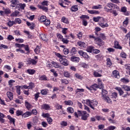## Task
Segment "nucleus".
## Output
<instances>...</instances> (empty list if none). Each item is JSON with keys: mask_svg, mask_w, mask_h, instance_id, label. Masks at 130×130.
Instances as JSON below:
<instances>
[{"mask_svg": "<svg viewBox=\"0 0 130 130\" xmlns=\"http://www.w3.org/2000/svg\"><path fill=\"white\" fill-rule=\"evenodd\" d=\"M107 91L106 90L103 89L102 90V99L104 100L106 102H107V103H109V104H112V101L110 99V98H109L108 96H107Z\"/></svg>", "mask_w": 130, "mask_h": 130, "instance_id": "f257e3e1", "label": "nucleus"}, {"mask_svg": "<svg viewBox=\"0 0 130 130\" xmlns=\"http://www.w3.org/2000/svg\"><path fill=\"white\" fill-rule=\"evenodd\" d=\"M86 104H87L88 106H90L93 110H95V107H97L98 105V102L95 100L91 101H90V100H86Z\"/></svg>", "mask_w": 130, "mask_h": 130, "instance_id": "f03ea898", "label": "nucleus"}, {"mask_svg": "<svg viewBox=\"0 0 130 130\" xmlns=\"http://www.w3.org/2000/svg\"><path fill=\"white\" fill-rule=\"evenodd\" d=\"M99 25L102 27V28H107L109 25H108V23H107V22H106V20L103 18V20H102L99 23Z\"/></svg>", "mask_w": 130, "mask_h": 130, "instance_id": "7ed1b4c3", "label": "nucleus"}, {"mask_svg": "<svg viewBox=\"0 0 130 130\" xmlns=\"http://www.w3.org/2000/svg\"><path fill=\"white\" fill-rule=\"evenodd\" d=\"M11 12L10 10V8H3V11H0V14L2 16H4V15H9V14H11Z\"/></svg>", "mask_w": 130, "mask_h": 130, "instance_id": "20e7f679", "label": "nucleus"}, {"mask_svg": "<svg viewBox=\"0 0 130 130\" xmlns=\"http://www.w3.org/2000/svg\"><path fill=\"white\" fill-rule=\"evenodd\" d=\"M94 43L99 46H103L104 45V42L100 39V38H96L95 39Z\"/></svg>", "mask_w": 130, "mask_h": 130, "instance_id": "39448f33", "label": "nucleus"}, {"mask_svg": "<svg viewBox=\"0 0 130 130\" xmlns=\"http://www.w3.org/2000/svg\"><path fill=\"white\" fill-rule=\"evenodd\" d=\"M106 7H108V8H109V9H112L114 10H115V9H116L117 10H118V11L119 10V7L112 3H108L106 5Z\"/></svg>", "mask_w": 130, "mask_h": 130, "instance_id": "423d86ee", "label": "nucleus"}, {"mask_svg": "<svg viewBox=\"0 0 130 130\" xmlns=\"http://www.w3.org/2000/svg\"><path fill=\"white\" fill-rule=\"evenodd\" d=\"M60 63L62 64L63 66H65L67 67V66H69V63L68 62V60L64 56H63L62 58H60L59 59Z\"/></svg>", "mask_w": 130, "mask_h": 130, "instance_id": "0eeeda50", "label": "nucleus"}, {"mask_svg": "<svg viewBox=\"0 0 130 130\" xmlns=\"http://www.w3.org/2000/svg\"><path fill=\"white\" fill-rule=\"evenodd\" d=\"M86 89L89 90V91H92V90H94L96 91L98 88H99L98 85L96 83L93 84L92 85L90 86V87L88 86H86Z\"/></svg>", "mask_w": 130, "mask_h": 130, "instance_id": "6e6552de", "label": "nucleus"}, {"mask_svg": "<svg viewBox=\"0 0 130 130\" xmlns=\"http://www.w3.org/2000/svg\"><path fill=\"white\" fill-rule=\"evenodd\" d=\"M89 116H90V114H87V112L85 111V112H83L82 113V115L81 116V119L82 120H87Z\"/></svg>", "mask_w": 130, "mask_h": 130, "instance_id": "1a4fd4ad", "label": "nucleus"}, {"mask_svg": "<svg viewBox=\"0 0 130 130\" xmlns=\"http://www.w3.org/2000/svg\"><path fill=\"white\" fill-rule=\"evenodd\" d=\"M102 73H103V71L102 70H97L96 71H94L93 76L96 77H102Z\"/></svg>", "mask_w": 130, "mask_h": 130, "instance_id": "9d476101", "label": "nucleus"}, {"mask_svg": "<svg viewBox=\"0 0 130 130\" xmlns=\"http://www.w3.org/2000/svg\"><path fill=\"white\" fill-rule=\"evenodd\" d=\"M112 77L116 79H120V76L119 75V72L116 70H114L112 73Z\"/></svg>", "mask_w": 130, "mask_h": 130, "instance_id": "9b49d317", "label": "nucleus"}, {"mask_svg": "<svg viewBox=\"0 0 130 130\" xmlns=\"http://www.w3.org/2000/svg\"><path fill=\"white\" fill-rule=\"evenodd\" d=\"M78 53L80 55L84 57V58H89V55H88L87 53L84 52L82 50L79 51Z\"/></svg>", "mask_w": 130, "mask_h": 130, "instance_id": "f8f14e48", "label": "nucleus"}, {"mask_svg": "<svg viewBox=\"0 0 130 130\" xmlns=\"http://www.w3.org/2000/svg\"><path fill=\"white\" fill-rule=\"evenodd\" d=\"M127 11V8L125 7H122L121 8V12L124 13L125 16H128L129 15V12Z\"/></svg>", "mask_w": 130, "mask_h": 130, "instance_id": "ddd939ff", "label": "nucleus"}, {"mask_svg": "<svg viewBox=\"0 0 130 130\" xmlns=\"http://www.w3.org/2000/svg\"><path fill=\"white\" fill-rule=\"evenodd\" d=\"M37 63V60L33 59H29L27 60L28 64H32V66H35Z\"/></svg>", "mask_w": 130, "mask_h": 130, "instance_id": "4468645a", "label": "nucleus"}, {"mask_svg": "<svg viewBox=\"0 0 130 130\" xmlns=\"http://www.w3.org/2000/svg\"><path fill=\"white\" fill-rule=\"evenodd\" d=\"M51 63L53 65L54 68H56V69L61 68V66H60V64L57 62L52 61L51 62Z\"/></svg>", "mask_w": 130, "mask_h": 130, "instance_id": "2eb2a0df", "label": "nucleus"}, {"mask_svg": "<svg viewBox=\"0 0 130 130\" xmlns=\"http://www.w3.org/2000/svg\"><path fill=\"white\" fill-rule=\"evenodd\" d=\"M86 111H77V112L74 113V116L75 117H79V116H82L83 112H85Z\"/></svg>", "mask_w": 130, "mask_h": 130, "instance_id": "dca6fc26", "label": "nucleus"}, {"mask_svg": "<svg viewBox=\"0 0 130 130\" xmlns=\"http://www.w3.org/2000/svg\"><path fill=\"white\" fill-rule=\"evenodd\" d=\"M114 47L117 49H122V47L121 46L119 45V43H118L117 41L114 42Z\"/></svg>", "mask_w": 130, "mask_h": 130, "instance_id": "f3484780", "label": "nucleus"}, {"mask_svg": "<svg viewBox=\"0 0 130 130\" xmlns=\"http://www.w3.org/2000/svg\"><path fill=\"white\" fill-rule=\"evenodd\" d=\"M7 95L10 100H13V98H14V94H13V92L8 91L7 92Z\"/></svg>", "mask_w": 130, "mask_h": 130, "instance_id": "a211bd4d", "label": "nucleus"}, {"mask_svg": "<svg viewBox=\"0 0 130 130\" xmlns=\"http://www.w3.org/2000/svg\"><path fill=\"white\" fill-rule=\"evenodd\" d=\"M88 13L89 14H91V15H98L100 14L99 11L97 10H87Z\"/></svg>", "mask_w": 130, "mask_h": 130, "instance_id": "6ab92c4d", "label": "nucleus"}, {"mask_svg": "<svg viewBox=\"0 0 130 130\" xmlns=\"http://www.w3.org/2000/svg\"><path fill=\"white\" fill-rule=\"evenodd\" d=\"M77 45L80 46V47H82L83 48L86 47V44L84 42L80 41L77 42Z\"/></svg>", "mask_w": 130, "mask_h": 130, "instance_id": "aec40b11", "label": "nucleus"}, {"mask_svg": "<svg viewBox=\"0 0 130 130\" xmlns=\"http://www.w3.org/2000/svg\"><path fill=\"white\" fill-rule=\"evenodd\" d=\"M42 108L45 109V110H49V109H50V106L47 104H44L42 106Z\"/></svg>", "mask_w": 130, "mask_h": 130, "instance_id": "412c9836", "label": "nucleus"}, {"mask_svg": "<svg viewBox=\"0 0 130 130\" xmlns=\"http://www.w3.org/2000/svg\"><path fill=\"white\" fill-rule=\"evenodd\" d=\"M102 20H103V17H101L100 16L93 18V20L94 21V22H100V23Z\"/></svg>", "mask_w": 130, "mask_h": 130, "instance_id": "4be33fe9", "label": "nucleus"}, {"mask_svg": "<svg viewBox=\"0 0 130 130\" xmlns=\"http://www.w3.org/2000/svg\"><path fill=\"white\" fill-rule=\"evenodd\" d=\"M26 24L27 25V26H28V27H29L30 29H31V30H33V29H34V27H35V24L33 23H30L29 22H26Z\"/></svg>", "mask_w": 130, "mask_h": 130, "instance_id": "5701e85b", "label": "nucleus"}, {"mask_svg": "<svg viewBox=\"0 0 130 130\" xmlns=\"http://www.w3.org/2000/svg\"><path fill=\"white\" fill-rule=\"evenodd\" d=\"M115 89L117 90V91L119 92L120 96L123 95V93L124 92H123L121 88L119 87H115Z\"/></svg>", "mask_w": 130, "mask_h": 130, "instance_id": "b1692460", "label": "nucleus"}, {"mask_svg": "<svg viewBox=\"0 0 130 130\" xmlns=\"http://www.w3.org/2000/svg\"><path fill=\"white\" fill-rule=\"evenodd\" d=\"M32 113L30 112H26L25 113L22 114V117L26 118V117H29Z\"/></svg>", "mask_w": 130, "mask_h": 130, "instance_id": "393cba45", "label": "nucleus"}, {"mask_svg": "<svg viewBox=\"0 0 130 130\" xmlns=\"http://www.w3.org/2000/svg\"><path fill=\"white\" fill-rule=\"evenodd\" d=\"M25 104V106L26 107V108H27V109H30V108H31L32 107V105H31V104H30V103H29V102H28L27 101H25L24 103Z\"/></svg>", "mask_w": 130, "mask_h": 130, "instance_id": "a878e982", "label": "nucleus"}, {"mask_svg": "<svg viewBox=\"0 0 130 130\" xmlns=\"http://www.w3.org/2000/svg\"><path fill=\"white\" fill-rule=\"evenodd\" d=\"M11 4V7H12L13 8H15L16 7V5L18 4V1L17 0H12Z\"/></svg>", "mask_w": 130, "mask_h": 130, "instance_id": "bb28decb", "label": "nucleus"}, {"mask_svg": "<svg viewBox=\"0 0 130 130\" xmlns=\"http://www.w3.org/2000/svg\"><path fill=\"white\" fill-rule=\"evenodd\" d=\"M71 60L72 61H76L77 62H79V61L80 60V58L76 56H72L71 58Z\"/></svg>", "mask_w": 130, "mask_h": 130, "instance_id": "cd10ccee", "label": "nucleus"}, {"mask_svg": "<svg viewBox=\"0 0 130 130\" xmlns=\"http://www.w3.org/2000/svg\"><path fill=\"white\" fill-rule=\"evenodd\" d=\"M35 70L34 69H28L26 70V72L29 74V75H34L35 74Z\"/></svg>", "mask_w": 130, "mask_h": 130, "instance_id": "c85d7f7f", "label": "nucleus"}, {"mask_svg": "<svg viewBox=\"0 0 130 130\" xmlns=\"http://www.w3.org/2000/svg\"><path fill=\"white\" fill-rule=\"evenodd\" d=\"M39 78L40 81H47V77L45 75L39 76Z\"/></svg>", "mask_w": 130, "mask_h": 130, "instance_id": "c756f323", "label": "nucleus"}, {"mask_svg": "<svg viewBox=\"0 0 130 130\" xmlns=\"http://www.w3.org/2000/svg\"><path fill=\"white\" fill-rule=\"evenodd\" d=\"M38 7L39 9L43 10V11H45V12H47V11H48V8L46 7L42 6L41 5H38Z\"/></svg>", "mask_w": 130, "mask_h": 130, "instance_id": "7c9ffc66", "label": "nucleus"}, {"mask_svg": "<svg viewBox=\"0 0 130 130\" xmlns=\"http://www.w3.org/2000/svg\"><path fill=\"white\" fill-rule=\"evenodd\" d=\"M40 38L42 39V40H43L44 41H46L47 40V38H46V36H45V34H41L40 35Z\"/></svg>", "mask_w": 130, "mask_h": 130, "instance_id": "2f4dec72", "label": "nucleus"}, {"mask_svg": "<svg viewBox=\"0 0 130 130\" xmlns=\"http://www.w3.org/2000/svg\"><path fill=\"white\" fill-rule=\"evenodd\" d=\"M61 22H63V23H65V24H69V19L65 17H62L61 19Z\"/></svg>", "mask_w": 130, "mask_h": 130, "instance_id": "473e14b6", "label": "nucleus"}, {"mask_svg": "<svg viewBox=\"0 0 130 130\" xmlns=\"http://www.w3.org/2000/svg\"><path fill=\"white\" fill-rule=\"evenodd\" d=\"M41 93L42 95H47L48 93V89H43L41 91Z\"/></svg>", "mask_w": 130, "mask_h": 130, "instance_id": "72a5a7b5", "label": "nucleus"}, {"mask_svg": "<svg viewBox=\"0 0 130 130\" xmlns=\"http://www.w3.org/2000/svg\"><path fill=\"white\" fill-rule=\"evenodd\" d=\"M110 13L111 14H113L115 17H116L118 15V13H117V11L114 9H111V10L110 11Z\"/></svg>", "mask_w": 130, "mask_h": 130, "instance_id": "f704fd0d", "label": "nucleus"}, {"mask_svg": "<svg viewBox=\"0 0 130 130\" xmlns=\"http://www.w3.org/2000/svg\"><path fill=\"white\" fill-rule=\"evenodd\" d=\"M78 10V6L77 5L73 6L71 8V11H72V12H77Z\"/></svg>", "mask_w": 130, "mask_h": 130, "instance_id": "c9c22d12", "label": "nucleus"}, {"mask_svg": "<svg viewBox=\"0 0 130 130\" xmlns=\"http://www.w3.org/2000/svg\"><path fill=\"white\" fill-rule=\"evenodd\" d=\"M122 88L125 90V91H130V86L128 85H123Z\"/></svg>", "mask_w": 130, "mask_h": 130, "instance_id": "e433bc0d", "label": "nucleus"}, {"mask_svg": "<svg viewBox=\"0 0 130 130\" xmlns=\"http://www.w3.org/2000/svg\"><path fill=\"white\" fill-rule=\"evenodd\" d=\"M40 48H41V47L39 46H37L36 49L34 50L35 52L37 54H38L40 52Z\"/></svg>", "mask_w": 130, "mask_h": 130, "instance_id": "4c0bfd02", "label": "nucleus"}, {"mask_svg": "<svg viewBox=\"0 0 130 130\" xmlns=\"http://www.w3.org/2000/svg\"><path fill=\"white\" fill-rule=\"evenodd\" d=\"M93 49L94 47L92 46H90L87 48L86 51H87V52H89L90 53H91L92 51L93 52Z\"/></svg>", "mask_w": 130, "mask_h": 130, "instance_id": "58836bf2", "label": "nucleus"}, {"mask_svg": "<svg viewBox=\"0 0 130 130\" xmlns=\"http://www.w3.org/2000/svg\"><path fill=\"white\" fill-rule=\"evenodd\" d=\"M121 82L124 84H127L128 83H129V80H128V79L122 78L121 79Z\"/></svg>", "mask_w": 130, "mask_h": 130, "instance_id": "ea45409f", "label": "nucleus"}, {"mask_svg": "<svg viewBox=\"0 0 130 130\" xmlns=\"http://www.w3.org/2000/svg\"><path fill=\"white\" fill-rule=\"evenodd\" d=\"M63 75L66 78H70L71 77V73L68 71H65L63 72Z\"/></svg>", "mask_w": 130, "mask_h": 130, "instance_id": "a19ab883", "label": "nucleus"}, {"mask_svg": "<svg viewBox=\"0 0 130 130\" xmlns=\"http://www.w3.org/2000/svg\"><path fill=\"white\" fill-rule=\"evenodd\" d=\"M15 24H16V22H15L14 21H11V20H10L7 23L8 26H9V27H12L13 26V25H15Z\"/></svg>", "mask_w": 130, "mask_h": 130, "instance_id": "79ce46f5", "label": "nucleus"}, {"mask_svg": "<svg viewBox=\"0 0 130 130\" xmlns=\"http://www.w3.org/2000/svg\"><path fill=\"white\" fill-rule=\"evenodd\" d=\"M101 8H102V5H97V6H92V9L93 10H98L99 9H101Z\"/></svg>", "mask_w": 130, "mask_h": 130, "instance_id": "37998d69", "label": "nucleus"}, {"mask_svg": "<svg viewBox=\"0 0 130 130\" xmlns=\"http://www.w3.org/2000/svg\"><path fill=\"white\" fill-rule=\"evenodd\" d=\"M16 93H17L18 95H21V86H16Z\"/></svg>", "mask_w": 130, "mask_h": 130, "instance_id": "c03bdc74", "label": "nucleus"}, {"mask_svg": "<svg viewBox=\"0 0 130 130\" xmlns=\"http://www.w3.org/2000/svg\"><path fill=\"white\" fill-rule=\"evenodd\" d=\"M60 124L62 127L68 126V122L66 121H62L60 123Z\"/></svg>", "mask_w": 130, "mask_h": 130, "instance_id": "a18cd8bd", "label": "nucleus"}, {"mask_svg": "<svg viewBox=\"0 0 130 130\" xmlns=\"http://www.w3.org/2000/svg\"><path fill=\"white\" fill-rule=\"evenodd\" d=\"M42 116L43 117H44V118H48V117H50V115L49 114V113H43L42 114Z\"/></svg>", "mask_w": 130, "mask_h": 130, "instance_id": "49530a36", "label": "nucleus"}, {"mask_svg": "<svg viewBox=\"0 0 130 130\" xmlns=\"http://www.w3.org/2000/svg\"><path fill=\"white\" fill-rule=\"evenodd\" d=\"M84 91H85V89L83 88L82 89L77 88L76 90H75V94H79L80 92H84Z\"/></svg>", "mask_w": 130, "mask_h": 130, "instance_id": "de8ad7c7", "label": "nucleus"}, {"mask_svg": "<svg viewBox=\"0 0 130 130\" xmlns=\"http://www.w3.org/2000/svg\"><path fill=\"white\" fill-rule=\"evenodd\" d=\"M46 16L43 15L40 17V22H44L46 20Z\"/></svg>", "mask_w": 130, "mask_h": 130, "instance_id": "09e8293b", "label": "nucleus"}, {"mask_svg": "<svg viewBox=\"0 0 130 130\" xmlns=\"http://www.w3.org/2000/svg\"><path fill=\"white\" fill-rule=\"evenodd\" d=\"M76 52H77V49H76V48L75 47L72 48L71 51V53L72 55H74V54H76Z\"/></svg>", "mask_w": 130, "mask_h": 130, "instance_id": "8fccbe9b", "label": "nucleus"}, {"mask_svg": "<svg viewBox=\"0 0 130 130\" xmlns=\"http://www.w3.org/2000/svg\"><path fill=\"white\" fill-rule=\"evenodd\" d=\"M8 119H9L10 121H11V122H12L13 124H15V119L12 118V117H11V116H7Z\"/></svg>", "mask_w": 130, "mask_h": 130, "instance_id": "3c124183", "label": "nucleus"}, {"mask_svg": "<svg viewBox=\"0 0 130 130\" xmlns=\"http://www.w3.org/2000/svg\"><path fill=\"white\" fill-rule=\"evenodd\" d=\"M43 24L46 26H48L50 24V20L49 19H47L44 22Z\"/></svg>", "mask_w": 130, "mask_h": 130, "instance_id": "603ef678", "label": "nucleus"}, {"mask_svg": "<svg viewBox=\"0 0 130 130\" xmlns=\"http://www.w3.org/2000/svg\"><path fill=\"white\" fill-rule=\"evenodd\" d=\"M55 108H56V109H58V110L62 109V106L58 104H56L55 105Z\"/></svg>", "mask_w": 130, "mask_h": 130, "instance_id": "864d4df0", "label": "nucleus"}, {"mask_svg": "<svg viewBox=\"0 0 130 130\" xmlns=\"http://www.w3.org/2000/svg\"><path fill=\"white\" fill-rule=\"evenodd\" d=\"M67 111L69 113H74V109L72 107H69L67 108Z\"/></svg>", "mask_w": 130, "mask_h": 130, "instance_id": "5fc2aeb1", "label": "nucleus"}, {"mask_svg": "<svg viewBox=\"0 0 130 130\" xmlns=\"http://www.w3.org/2000/svg\"><path fill=\"white\" fill-rule=\"evenodd\" d=\"M60 81L62 84H65V85H68V84L69 83V80L67 79H61Z\"/></svg>", "mask_w": 130, "mask_h": 130, "instance_id": "6e6d98bb", "label": "nucleus"}, {"mask_svg": "<svg viewBox=\"0 0 130 130\" xmlns=\"http://www.w3.org/2000/svg\"><path fill=\"white\" fill-rule=\"evenodd\" d=\"M95 118L96 119H97V120H105V118H104L100 116H95Z\"/></svg>", "mask_w": 130, "mask_h": 130, "instance_id": "4d7b16f0", "label": "nucleus"}, {"mask_svg": "<svg viewBox=\"0 0 130 130\" xmlns=\"http://www.w3.org/2000/svg\"><path fill=\"white\" fill-rule=\"evenodd\" d=\"M61 41L64 44H68L69 42V40L66 38H62Z\"/></svg>", "mask_w": 130, "mask_h": 130, "instance_id": "13d9d810", "label": "nucleus"}, {"mask_svg": "<svg viewBox=\"0 0 130 130\" xmlns=\"http://www.w3.org/2000/svg\"><path fill=\"white\" fill-rule=\"evenodd\" d=\"M34 87H35V85L33 82H30L29 83L28 89H33Z\"/></svg>", "mask_w": 130, "mask_h": 130, "instance_id": "bf43d9fd", "label": "nucleus"}, {"mask_svg": "<svg viewBox=\"0 0 130 130\" xmlns=\"http://www.w3.org/2000/svg\"><path fill=\"white\" fill-rule=\"evenodd\" d=\"M18 15H19V11H15L11 14L12 17H17Z\"/></svg>", "mask_w": 130, "mask_h": 130, "instance_id": "052dcab7", "label": "nucleus"}, {"mask_svg": "<svg viewBox=\"0 0 130 130\" xmlns=\"http://www.w3.org/2000/svg\"><path fill=\"white\" fill-rule=\"evenodd\" d=\"M3 48H4V49H8V48H9V47L5 45L1 44L0 46V49H3Z\"/></svg>", "mask_w": 130, "mask_h": 130, "instance_id": "680f3d73", "label": "nucleus"}, {"mask_svg": "<svg viewBox=\"0 0 130 130\" xmlns=\"http://www.w3.org/2000/svg\"><path fill=\"white\" fill-rule=\"evenodd\" d=\"M64 103L66 105H73V102L71 100L65 101Z\"/></svg>", "mask_w": 130, "mask_h": 130, "instance_id": "e2e57ef3", "label": "nucleus"}, {"mask_svg": "<svg viewBox=\"0 0 130 130\" xmlns=\"http://www.w3.org/2000/svg\"><path fill=\"white\" fill-rule=\"evenodd\" d=\"M47 121L48 122L49 124H51L53 121V120H52V118H51V117H49L48 118H47Z\"/></svg>", "mask_w": 130, "mask_h": 130, "instance_id": "0e129e2a", "label": "nucleus"}, {"mask_svg": "<svg viewBox=\"0 0 130 130\" xmlns=\"http://www.w3.org/2000/svg\"><path fill=\"white\" fill-rule=\"evenodd\" d=\"M111 98H114L115 99L117 98V93L116 92H113L111 95Z\"/></svg>", "mask_w": 130, "mask_h": 130, "instance_id": "69168bd1", "label": "nucleus"}, {"mask_svg": "<svg viewBox=\"0 0 130 130\" xmlns=\"http://www.w3.org/2000/svg\"><path fill=\"white\" fill-rule=\"evenodd\" d=\"M49 2L48 1H44L42 3V6H46V7H47V6H48V3Z\"/></svg>", "mask_w": 130, "mask_h": 130, "instance_id": "338daca9", "label": "nucleus"}, {"mask_svg": "<svg viewBox=\"0 0 130 130\" xmlns=\"http://www.w3.org/2000/svg\"><path fill=\"white\" fill-rule=\"evenodd\" d=\"M93 53H95V54H98V53H100V50L97 49H93L92 50Z\"/></svg>", "mask_w": 130, "mask_h": 130, "instance_id": "774afa93", "label": "nucleus"}]
</instances>
